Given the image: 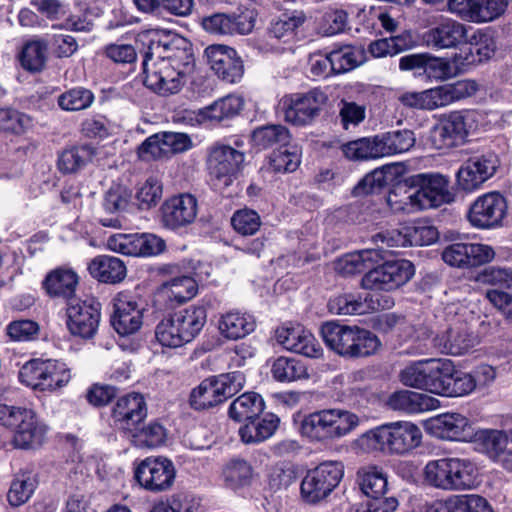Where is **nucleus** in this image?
<instances>
[{
	"mask_svg": "<svg viewBox=\"0 0 512 512\" xmlns=\"http://www.w3.org/2000/svg\"><path fill=\"white\" fill-rule=\"evenodd\" d=\"M361 418L341 408L321 409L303 417L299 431L311 442L326 443L346 437L355 431Z\"/></svg>",
	"mask_w": 512,
	"mask_h": 512,
	"instance_id": "obj_1",
	"label": "nucleus"
},
{
	"mask_svg": "<svg viewBox=\"0 0 512 512\" xmlns=\"http://www.w3.org/2000/svg\"><path fill=\"white\" fill-rule=\"evenodd\" d=\"M155 32H145L140 35L141 41H148V50L145 52L143 60V73L144 85L154 91L155 93L163 96L178 93L184 83L185 74L176 70L165 57L153 61V56L160 52L161 49H166V45H162L160 40L156 39Z\"/></svg>",
	"mask_w": 512,
	"mask_h": 512,
	"instance_id": "obj_2",
	"label": "nucleus"
},
{
	"mask_svg": "<svg viewBox=\"0 0 512 512\" xmlns=\"http://www.w3.org/2000/svg\"><path fill=\"white\" fill-rule=\"evenodd\" d=\"M321 336L326 346L347 358L367 357L381 346L378 337L358 326H348L329 321L321 326Z\"/></svg>",
	"mask_w": 512,
	"mask_h": 512,
	"instance_id": "obj_3",
	"label": "nucleus"
},
{
	"mask_svg": "<svg viewBox=\"0 0 512 512\" xmlns=\"http://www.w3.org/2000/svg\"><path fill=\"white\" fill-rule=\"evenodd\" d=\"M478 468L467 458L448 457L429 461L424 479L430 485L446 491L469 490L476 486Z\"/></svg>",
	"mask_w": 512,
	"mask_h": 512,
	"instance_id": "obj_4",
	"label": "nucleus"
},
{
	"mask_svg": "<svg viewBox=\"0 0 512 512\" xmlns=\"http://www.w3.org/2000/svg\"><path fill=\"white\" fill-rule=\"evenodd\" d=\"M19 381L40 392L55 393L66 387L72 378L67 363L56 359H32L19 370Z\"/></svg>",
	"mask_w": 512,
	"mask_h": 512,
	"instance_id": "obj_5",
	"label": "nucleus"
},
{
	"mask_svg": "<svg viewBox=\"0 0 512 512\" xmlns=\"http://www.w3.org/2000/svg\"><path fill=\"white\" fill-rule=\"evenodd\" d=\"M243 146V139L235 137L229 143H219L211 149L208 168L215 189L223 190L238 178L245 162Z\"/></svg>",
	"mask_w": 512,
	"mask_h": 512,
	"instance_id": "obj_6",
	"label": "nucleus"
},
{
	"mask_svg": "<svg viewBox=\"0 0 512 512\" xmlns=\"http://www.w3.org/2000/svg\"><path fill=\"white\" fill-rule=\"evenodd\" d=\"M0 423L13 430V444L21 449L40 445L47 433V426L27 408L0 405Z\"/></svg>",
	"mask_w": 512,
	"mask_h": 512,
	"instance_id": "obj_7",
	"label": "nucleus"
},
{
	"mask_svg": "<svg viewBox=\"0 0 512 512\" xmlns=\"http://www.w3.org/2000/svg\"><path fill=\"white\" fill-rule=\"evenodd\" d=\"M327 102V93L317 87L307 92L284 95L278 106L286 122L304 127L316 121Z\"/></svg>",
	"mask_w": 512,
	"mask_h": 512,
	"instance_id": "obj_8",
	"label": "nucleus"
},
{
	"mask_svg": "<svg viewBox=\"0 0 512 512\" xmlns=\"http://www.w3.org/2000/svg\"><path fill=\"white\" fill-rule=\"evenodd\" d=\"M344 475L340 461L328 460L307 471L301 481V497L306 503L317 504L325 500L339 485Z\"/></svg>",
	"mask_w": 512,
	"mask_h": 512,
	"instance_id": "obj_9",
	"label": "nucleus"
},
{
	"mask_svg": "<svg viewBox=\"0 0 512 512\" xmlns=\"http://www.w3.org/2000/svg\"><path fill=\"white\" fill-rule=\"evenodd\" d=\"M476 118L475 111L450 113L431 128L429 142L438 150L462 145L470 132L475 129Z\"/></svg>",
	"mask_w": 512,
	"mask_h": 512,
	"instance_id": "obj_10",
	"label": "nucleus"
},
{
	"mask_svg": "<svg viewBox=\"0 0 512 512\" xmlns=\"http://www.w3.org/2000/svg\"><path fill=\"white\" fill-rule=\"evenodd\" d=\"M244 384L245 375L240 371L209 377L194 389V409L216 406L242 390Z\"/></svg>",
	"mask_w": 512,
	"mask_h": 512,
	"instance_id": "obj_11",
	"label": "nucleus"
},
{
	"mask_svg": "<svg viewBox=\"0 0 512 512\" xmlns=\"http://www.w3.org/2000/svg\"><path fill=\"white\" fill-rule=\"evenodd\" d=\"M134 478L141 488L152 493L170 490L176 478V469L165 457H147L134 469Z\"/></svg>",
	"mask_w": 512,
	"mask_h": 512,
	"instance_id": "obj_12",
	"label": "nucleus"
},
{
	"mask_svg": "<svg viewBox=\"0 0 512 512\" xmlns=\"http://www.w3.org/2000/svg\"><path fill=\"white\" fill-rule=\"evenodd\" d=\"M414 265L405 259L387 261L370 269L362 278V287L374 291H393L414 275Z\"/></svg>",
	"mask_w": 512,
	"mask_h": 512,
	"instance_id": "obj_13",
	"label": "nucleus"
},
{
	"mask_svg": "<svg viewBox=\"0 0 512 512\" xmlns=\"http://www.w3.org/2000/svg\"><path fill=\"white\" fill-rule=\"evenodd\" d=\"M166 247L165 241L152 233H117L108 237L106 248L112 252L133 257L159 255Z\"/></svg>",
	"mask_w": 512,
	"mask_h": 512,
	"instance_id": "obj_14",
	"label": "nucleus"
},
{
	"mask_svg": "<svg viewBox=\"0 0 512 512\" xmlns=\"http://www.w3.org/2000/svg\"><path fill=\"white\" fill-rule=\"evenodd\" d=\"M507 214V202L499 192L492 191L478 196L470 205L467 219L479 229H491L501 225Z\"/></svg>",
	"mask_w": 512,
	"mask_h": 512,
	"instance_id": "obj_15",
	"label": "nucleus"
},
{
	"mask_svg": "<svg viewBox=\"0 0 512 512\" xmlns=\"http://www.w3.org/2000/svg\"><path fill=\"white\" fill-rule=\"evenodd\" d=\"M67 328L74 336L91 338L100 322V305L93 299H70L66 309Z\"/></svg>",
	"mask_w": 512,
	"mask_h": 512,
	"instance_id": "obj_16",
	"label": "nucleus"
},
{
	"mask_svg": "<svg viewBox=\"0 0 512 512\" xmlns=\"http://www.w3.org/2000/svg\"><path fill=\"white\" fill-rule=\"evenodd\" d=\"M204 59L222 81L235 84L244 75V65L236 50L227 45L213 44L204 50Z\"/></svg>",
	"mask_w": 512,
	"mask_h": 512,
	"instance_id": "obj_17",
	"label": "nucleus"
},
{
	"mask_svg": "<svg viewBox=\"0 0 512 512\" xmlns=\"http://www.w3.org/2000/svg\"><path fill=\"white\" fill-rule=\"evenodd\" d=\"M444 359H427L410 363L400 372V381L403 385L427 390L437 394L440 388V378Z\"/></svg>",
	"mask_w": 512,
	"mask_h": 512,
	"instance_id": "obj_18",
	"label": "nucleus"
},
{
	"mask_svg": "<svg viewBox=\"0 0 512 512\" xmlns=\"http://www.w3.org/2000/svg\"><path fill=\"white\" fill-rule=\"evenodd\" d=\"M413 182L418 186L416 191L422 210L436 208L454 200L447 176L439 173H420L413 177Z\"/></svg>",
	"mask_w": 512,
	"mask_h": 512,
	"instance_id": "obj_19",
	"label": "nucleus"
},
{
	"mask_svg": "<svg viewBox=\"0 0 512 512\" xmlns=\"http://www.w3.org/2000/svg\"><path fill=\"white\" fill-rule=\"evenodd\" d=\"M155 339L164 348H178L192 339V313L188 309L161 320L155 328Z\"/></svg>",
	"mask_w": 512,
	"mask_h": 512,
	"instance_id": "obj_20",
	"label": "nucleus"
},
{
	"mask_svg": "<svg viewBox=\"0 0 512 512\" xmlns=\"http://www.w3.org/2000/svg\"><path fill=\"white\" fill-rule=\"evenodd\" d=\"M114 311L111 323L122 336L137 332L143 324V308L136 297L129 292H119L113 300Z\"/></svg>",
	"mask_w": 512,
	"mask_h": 512,
	"instance_id": "obj_21",
	"label": "nucleus"
},
{
	"mask_svg": "<svg viewBox=\"0 0 512 512\" xmlns=\"http://www.w3.org/2000/svg\"><path fill=\"white\" fill-rule=\"evenodd\" d=\"M494 250L484 244L453 243L442 251L443 261L453 267L469 268L488 263L494 258Z\"/></svg>",
	"mask_w": 512,
	"mask_h": 512,
	"instance_id": "obj_22",
	"label": "nucleus"
},
{
	"mask_svg": "<svg viewBox=\"0 0 512 512\" xmlns=\"http://www.w3.org/2000/svg\"><path fill=\"white\" fill-rule=\"evenodd\" d=\"M146 416L144 397L135 392L118 398L112 409L114 426L124 432H133Z\"/></svg>",
	"mask_w": 512,
	"mask_h": 512,
	"instance_id": "obj_23",
	"label": "nucleus"
},
{
	"mask_svg": "<svg viewBox=\"0 0 512 512\" xmlns=\"http://www.w3.org/2000/svg\"><path fill=\"white\" fill-rule=\"evenodd\" d=\"M498 167L495 156H476L466 160L457 172L459 187L467 192L478 189L491 178Z\"/></svg>",
	"mask_w": 512,
	"mask_h": 512,
	"instance_id": "obj_24",
	"label": "nucleus"
},
{
	"mask_svg": "<svg viewBox=\"0 0 512 512\" xmlns=\"http://www.w3.org/2000/svg\"><path fill=\"white\" fill-rule=\"evenodd\" d=\"M472 27L452 18H444L424 34L427 46L434 49H451L465 44L467 32Z\"/></svg>",
	"mask_w": 512,
	"mask_h": 512,
	"instance_id": "obj_25",
	"label": "nucleus"
},
{
	"mask_svg": "<svg viewBox=\"0 0 512 512\" xmlns=\"http://www.w3.org/2000/svg\"><path fill=\"white\" fill-rule=\"evenodd\" d=\"M480 85L473 79H461L435 88L427 89L429 110L448 106L454 102L474 96Z\"/></svg>",
	"mask_w": 512,
	"mask_h": 512,
	"instance_id": "obj_26",
	"label": "nucleus"
},
{
	"mask_svg": "<svg viewBox=\"0 0 512 512\" xmlns=\"http://www.w3.org/2000/svg\"><path fill=\"white\" fill-rule=\"evenodd\" d=\"M479 339L464 325L451 327L434 336L435 350L452 356H461L474 350Z\"/></svg>",
	"mask_w": 512,
	"mask_h": 512,
	"instance_id": "obj_27",
	"label": "nucleus"
},
{
	"mask_svg": "<svg viewBox=\"0 0 512 512\" xmlns=\"http://www.w3.org/2000/svg\"><path fill=\"white\" fill-rule=\"evenodd\" d=\"M244 104L245 101L241 95L228 94L199 109L195 119L199 124L216 125L238 116Z\"/></svg>",
	"mask_w": 512,
	"mask_h": 512,
	"instance_id": "obj_28",
	"label": "nucleus"
},
{
	"mask_svg": "<svg viewBox=\"0 0 512 512\" xmlns=\"http://www.w3.org/2000/svg\"><path fill=\"white\" fill-rule=\"evenodd\" d=\"M276 340L286 350L317 358L322 349L315 337L301 326L281 327L276 330Z\"/></svg>",
	"mask_w": 512,
	"mask_h": 512,
	"instance_id": "obj_29",
	"label": "nucleus"
},
{
	"mask_svg": "<svg viewBox=\"0 0 512 512\" xmlns=\"http://www.w3.org/2000/svg\"><path fill=\"white\" fill-rule=\"evenodd\" d=\"M434 434L446 440L468 441L475 436L471 421L460 413H445L431 422Z\"/></svg>",
	"mask_w": 512,
	"mask_h": 512,
	"instance_id": "obj_30",
	"label": "nucleus"
},
{
	"mask_svg": "<svg viewBox=\"0 0 512 512\" xmlns=\"http://www.w3.org/2000/svg\"><path fill=\"white\" fill-rule=\"evenodd\" d=\"M475 449L496 463L512 444V429H482L475 433Z\"/></svg>",
	"mask_w": 512,
	"mask_h": 512,
	"instance_id": "obj_31",
	"label": "nucleus"
},
{
	"mask_svg": "<svg viewBox=\"0 0 512 512\" xmlns=\"http://www.w3.org/2000/svg\"><path fill=\"white\" fill-rule=\"evenodd\" d=\"M438 393L449 397H461L472 393L476 388L471 373L459 371L452 361L444 359Z\"/></svg>",
	"mask_w": 512,
	"mask_h": 512,
	"instance_id": "obj_32",
	"label": "nucleus"
},
{
	"mask_svg": "<svg viewBox=\"0 0 512 512\" xmlns=\"http://www.w3.org/2000/svg\"><path fill=\"white\" fill-rule=\"evenodd\" d=\"M422 431L410 421L390 423V454L404 455L420 446Z\"/></svg>",
	"mask_w": 512,
	"mask_h": 512,
	"instance_id": "obj_33",
	"label": "nucleus"
},
{
	"mask_svg": "<svg viewBox=\"0 0 512 512\" xmlns=\"http://www.w3.org/2000/svg\"><path fill=\"white\" fill-rule=\"evenodd\" d=\"M87 269L89 274L101 283L117 284L127 276V267L123 260L111 255H98L91 259Z\"/></svg>",
	"mask_w": 512,
	"mask_h": 512,
	"instance_id": "obj_34",
	"label": "nucleus"
},
{
	"mask_svg": "<svg viewBox=\"0 0 512 512\" xmlns=\"http://www.w3.org/2000/svg\"><path fill=\"white\" fill-rule=\"evenodd\" d=\"M192 219V194H182L168 199L162 206L163 224L170 229L186 226Z\"/></svg>",
	"mask_w": 512,
	"mask_h": 512,
	"instance_id": "obj_35",
	"label": "nucleus"
},
{
	"mask_svg": "<svg viewBox=\"0 0 512 512\" xmlns=\"http://www.w3.org/2000/svg\"><path fill=\"white\" fill-rule=\"evenodd\" d=\"M255 328V317L238 310L223 314L218 324L220 334L228 340L242 339L252 333Z\"/></svg>",
	"mask_w": 512,
	"mask_h": 512,
	"instance_id": "obj_36",
	"label": "nucleus"
},
{
	"mask_svg": "<svg viewBox=\"0 0 512 512\" xmlns=\"http://www.w3.org/2000/svg\"><path fill=\"white\" fill-rule=\"evenodd\" d=\"M436 402L435 398L427 394L400 390L390 395L387 404L393 410L416 414L434 409Z\"/></svg>",
	"mask_w": 512,
	"mask_h": 512,
	"instance_id": "obj_37",
	"label": "nucleus"
},
{
	"mask_svg": "<svg viewBox=\"0 0 512 512\" xmlns=\"http://www.w3.org/2000/svg\"><path fill=\"white\" fill-rule=\"evenodd\" d=\"M439 233L433 226L421 225L415 226L408 229L405 237H402L400 233L397 234V238L389 236V234L379 233L375 236L376 241L386 243L387 246H405L416 245V246H427L437 241Z\"/></svg>",
	"mask_w": 512,
	"mask_h": 512,
	"instance_id": "obj_38",
	"label": "nucleus"
},
{
	"mask_svg": "<svg viewBox=\"0 0 512 512\" xmlns=\"http://www.w3.org/2000/svg\"><path fill=\"white\" fill-rule=\"evenodd\" d=\"M79 283L77 273L70 268H58L51 271L45 278L44 286L47 293L54 297L74 299Z\"/></svg>",
	"mask_w": 512,
	"mask_h": 512,
	"instance_id": "obj_39",
	"label": "nucleus"
},
{
	"mask_svg": "<svg viewBox=\"0 0 512 512\" xmlns=\"http://www.w3.org/2000/svg\"><path fill=\"white\" fill-rule=\"evenodd\" d=\"M278 425L279 418L274 414H268L263 418L255 417L240 427L239 435L246 444L260 443L270 438Z\"/></svg>",
	"mask_w": 512,
	"mask_h": 512,
	"instance_id": "obj_40",
	"label": "nucleus"
},
{
	"mask_svg": "<svg viewBox=\"0 0 512 512\" xmlns=\"http://www.w3.org/2000/svg\"><path fill=\"white\" fill-rule=\"evenodd\" d=\"M380 157L402 154L409 151L415 144L411 130H393L376 135Z\"/></svg>",
	"mask_w": 512,
	"mask_h": 512,
	"instance_id": "obj_41",
	"label": "nucleus"
},
{
	"mask_svg": "<svg viewBox=\"0 0 512 512\" xmlns=\"http://www.w3.org/2000/svg\"><path fill=\"white\" fill-rule=\"evenodd\" d=\"M379 258H381V255L377 249L355 251L338 259L336 270L344 276L362 273L377 262Z\"/></svg>",
	"mask_w": 512,
	"mask_h": 512,
	"instance_id": "obj_42",
	"label": "nucleus"
},
{
	"mask_svg": "<svg viewBox=\"0 0 512 512\" xmlns=\"http://www.w3.org/2000/svg\"><path fill=\"white\" fill-rule=\"evenodd\" d=\"M357 483L367 497L384 496L388 490V477L383 469L377 466L361 468L357 472Z\"/></svg>",
	"mask_w": 512,
	"mask_h": 512,
	"instance_id": "obj_43",
	"label": "nucleus"
},
{
	"mask_svg": "<svg viewBox=\"0 0 512 512\" xmlns=\"http://www.w3.org/2000/svg\"><path fill=\"white\" fill-rule=\"evenodd\" d=\"M386 203L394 213L411 214L422 210L416 189L396 184L387 194Z\"/></svg>",
	"mask_w": 512,
	"mask_h": 512,
	"instance_id": "obj_44",
	"label": "nucleus"
},
{
	"mask_svg": "<svg viewBox=\"0 0 512 512\" xmlns=\"http://www.w3.org/2000/svg\"><path fill=\"white\" fill-rule=\"evenodd\" d=\"M264 409V402L259 394L247 392L236 398L229 407V416L237 421H248L258 417Z\"/></svg>",
	"mask_w": 512,
	"mask_h": 512,
	"instance_id": "obj_45",
	"label": "nucleus"
},
{
	"mask_svg": "<svg viewBox=\"0 0 512 512\" xmlns=\"http://www.w3.org/2000/svg\"><path fill=\"white\" fill-rule=\"evenodd\" d=\"M443 512H493L489 502L477 494L454 495L441 503Z\"/></svg>",
	"mask_w": 512,
	"mask_h": 512,
	"instance_id": "obj_46",
	"label": "nucleus"
},
{
	"mask_svg": "<svg viewBox=\"0 0 512 512\" xmlns=\"http://www.w3.org/2000/svg\"><path fill=\"white\" fill-rule=\"evenodd\" d=\"M47 48L48 42L43 39L35 38L27 41L19 55L22 67L32 72L42 70L47 60Z\"/></svg>",
	"mask_w": 512,
	"mask_h": 512,
	"instance_id": "obj_47",
	"label": "nucleus"
},
{
	"mask_svg": "<svg viewBox=\"0 0 512 512\" xmlns=\"http://www.w3.org/2000/svg\"><path fill=\"white\" fill-rule=\"evenodd\" d=\"M222 477L228 488L237 490L251 483L253 468L243 459H232L224 465Z\"/></svg>",
	"mask_w": 512,
	"mask_h": 512,
	"instance_id": "obj_48",
	"label": "nucleus"
},
{
	"mask_svg": "<svg viewBox=\"0 0 512 512\" xmlns=\"http://www.w3.org/2000/svg\"><path fill=\"white\" fill-rule=\"evenodd\" d=\"M34 121L28 114L13 108H0V132L20 136L32 129Z\"/></svg>",
	"mask_w": 512,
	"mask_h": 512,
	"instance_id": "obj_49",
	"label": "nucleus"
},
{
	"mask_svg": "<svg viewBox=\"0 0 512 512\" xmlns=\"http://www.w3.org/2000/svg\"><path fill=\"white\" fill-rule=\"evenodd\" d=\"M356 445L365 452H385L390 454V423L380 425L361 434Z\"/></svg>",
	"mask_w": 512,
	"mask_h": 512,
	"instance_id": "obj_50",
	"label": "nucleus"
},
{
	"mask_svg": "<svg viewBox=\"0 0 512 512\" xmlns=\"http://www.w3.org/2000/svg\"><path fill=\"white\" fill-rule=\"evenodd\" d=\"M271 374L278 382H293L309 377L306 366L295 358L279 357L274 360Z\"/></svg>",
	"mask_w": 512,
	"mask_h": 512,
	"instance_id": "obj_51",
	"label": "nucleus"
},
{
	"mask_svg": "<svg viewBox=\"0 0 512 512\" xmlns=\"http://www.w3.org/2000/svg\"><path fill=\"white\" fill-rule=\"evenodd\" d=\"M95 154V148L90 145L64 150L59 156L58 167L64 173H74L92 161Z\"/></svg>",
	"mask_w": 512,
	"mask_h": 512,
	"instance_id": "obj_52",
	"label": "nucleus"
},
{
	"mask_svg": "<svg viewBox=\"0 0 512 512\" xmlns=\"http://www.w3.org/2000/svg\"><path fill=\"white\" fill-rule=\"evenodd\" d=\"M289 140V130L283 125L262 126L252 133L253 144L260 149H267L274 145L286 146Z\"/></svg>",
	"mask_w": 512,
	"mask_h": 512,
	"instance_id": "obj_53",
	"label": "nucleus"
},
{
	"mask_svg": "<svg viewBox=\"0 0 512 512\" xmlns=\"http://www.w3.org/2000/svg\"><path fill=\"white\" fill-rule=\"evenodd\" d=\"M333 73L340 74L353 70L364 59L363 50L359 47L346 45L330 53Z\"/></svg>",
	"mask_w": 512,
	"mask_h": 512,
	"instance_id": "obj_54",
	"label": "nucleus"
},
{
	"mask_svg": "<svg viewBox=\"0 0 512 512\" xmlns=\"http://www.w3.org/2000/svg\"><path fill=\"white\" fill-rule=\"evenodd\" d=\"M465 44H469L471 52L479 56V60L489 59L492 57L496 50V42L493 36V31L489 28L476 29L467 32Z\"/></svg>",
	"mask_w": 512,
	"mask_h": 512,
	"instance_id": "obj_55",
	"label": "nucleus"
},
{
	"mask_svg": "<svg viewBox=\"0 0 512 512\" xmlns=\"http://www.w3.org/2000/svg\"><path fill=\"white\" fill-rule=\"evenodd\" d=\"M368 307L360 295L352 293L335 296L328 302L329 311L336 315H362Z\"/></svg>",
	"mask_w": 512,
	"mask_h": 512,
	"instance_id": "obj_56",
	"label": "nucleus"
},
{
	"mask_svg": "<svg viewBox=\"0 0 512 512\" xmlns=\"http://www.w3.org/2000/svg\"><path fill=\"white\" fill-rule=\"evenodd\" d=\"M342 152L350 160H369L381 158L376 135L350 141L342 146Z\"/></svg>",
	"mask_w": 512,
	"mask_h": 512,
	"instance_id": "obj_57",
	"label": "nucleus"
},
{
	"mask_svg": "<svg viewBox=\"0 0 512 512\" xmlns=\"http://www.w3.org/2000/svg\"><path fill=\"white\" fill-rule=\"evenodd\" d=\"M305 19V14L302 11H293L291 14H284L271 23L269 35L278 40L288 41L305 22Z\"/></svg>",
	"mask_w": 512,
	"mask_h": 512,
	"instance_id": "obj_58",
	"label": "nucleus"
},
{
	"mask_svg": "<svg viewBox=\"0 0 512 512\" xmlns=\"http://www.w3.org/2000/svg\"><path fill=\"white\" fill-rule=\"evenodd\" d=\"M36 487L33 476L21 474L15 478L8 491L7 498L11 506L17 507L26 503Z\"/></svg>",
	"mask_w": 512,
	"mask_h": 512,
	"instance_id": "obj_59",
	"label": "nucleus"
},
{
	"mask_svg": "<svg viewBox=\"0 0 512 512\" xmlns=\"http://www.w3.org/2000/svg\"><path fill=\"white\" fill-rule=\"evenodd\" d=\"M94 101L93 93L85 88H73L61 94L58 98L59 106L66 111H79L91 106Z\"/></svg>",
	"mask_w": 512,
	"mask_h": 512,
	"instance_id": "obj_60",
	"label": "nucleus"
},
{
	"mask_svg": "<svg viewBox=\"0 0 512 512\" xmlns=\"http://www.w3.org/2000/svg\"><path fill=\"white\" fill-rule=\"evenodd\" d=\"M171 305H182L192 298V278L188 276L174 278L163 288Z\"/></svg>",
	"mask_w": 512,
	"mask_h": 512,
	"instance_id": "obj_61",
	"label": "nucleus"
},
{
	"mask_svg": "<svg viewBox=\"0 0 512 512\" xmlns=\"http://www.w3.org/2000/svg\"><path fill=\"white\" fill-rule=\"evenodd\" d=\"M257 12L255 9L245 8L238 12L228 14V32L229 36L247 35L255 27Z\"/></svg>",
	"mask_w": 512,
	"mask_h": 512,
	"instance_id": "obj_62",
	"label": "nucleus"
},
{
	"mask_svg": "<svg viewBox=\"0 0 512 512\" xmlns=\"http://www.w3.org/2000/svg\"><path fill=\"white\" fill-rule=\"evenodd\" d=\"M231 225L237 233L243 236L253 235L261 226V218L256 211L244 208L234 212Z\"/></svg>",
	"mask_w": 512,
	"mask_h": 512,
	"instance_id": "obj_63",
	"label": "nucleus"
},
{
	"mask_svg": "<svg viewBox=\"0 0 512 512\" xmlns=\"http://www.w3.org/2000/svg\"><path fill=\"white\" fill-rule=\"evenodd\" d=\"M300 164V156L294 148L289 150L288 148H280L274 151L269 157L268 169L273 172H293Z\"/></svg>",
	"mask_w": 512,
	"mask_h": 512,
	"instance_id": "obj_64",
	"label": "nucleus"
}]
</instances>
